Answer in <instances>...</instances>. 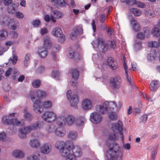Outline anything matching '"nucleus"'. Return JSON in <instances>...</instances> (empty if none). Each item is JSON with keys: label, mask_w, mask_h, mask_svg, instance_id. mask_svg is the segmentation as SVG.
I'll use <instances>...</instances> for the list:
<instances>
[{"label": "nucleus", "mask_w": 160, "mask_h": 160, "mask_svg": "<svg viewBox=\"0 0 160 160\" xmlns=\"http://www.w3.org/2000/svg\"><path fill=\"white\" fill-rule=\"evenodd\" d=\"M123 150L118 144L113 143L109 146V150L106 154V160H122Z\"/></svg>", "instance_id": "f257e3e1"}, {"label": "nucleus", "mask_w": 160, "mask_h": 160, "mask_svg": "<svg viewBox=\"0 0 160 160\" xmlns=\"http://www.w3.org/2000/svg\"><path fill=\"white\" fill-rule=\"evenodd\" d=\"M43 125V122L38 121L28 126L20 128L18 130V136L21 138L25 139L27 137V134L29 133L31 131L40 128Z\"/></svg>", "instance_id": "f03ea898"}, {"label": "nucleus", "mask_w": 160, "mask_h": 160, "mask_svg": "<svg viewBox=\"0 0 160 160\" xmlns=\"http://www.w3.org/2000/svg\"><path fill=\"white\" fill-rule=\"evenodd\" d=\"M72 142L69 141L65 142L58 140L55 143V147L56 149L59 150L61 155L65 159L69 148L72 147Z\"/></svg>", "instance_id": "7ed1b4c3"}, {"label": "nucleus", "mask_w": 160, "mask_h": 160, "mask_svg": "<svg viewBox=\"0 0 160 160\" xmlns=\"http://www.w3.org/2000/svg\"><path fill=\"white\" fill-rule=\"evenodd\" d=\"M75 121V118L73 115L64 112L58 117L57 124L59 126H63L66 124L71 126Z\"/></svg>", "instance_id": "20e7f679"}, {"label": "nucleus", "mask_w": 160, "mask_h": 160, "mask_svg": "<svg viewBox=\"0 0 160 160\" xmlns=\"http://www.w3.org/2000/svg\"><path fill=\"white\" fill-rule=\"evenodd\" d=\"M16 113H10L8 116H4L2 119V122L6 125H16L17 126H24V120L23 119L18 120L17 118H13L12 117L14 116Z\"/></svg>", "instance_id": "39448f33"}, {"label": "nucleus", "mask_w": 160, "mask_h": 160, "mask_svg": "<svg viewBox=\"0 0 160 160\" xmlns=\"http://www.w3.org/2000/svg\"><path fill=\"white\" fill-rule=\"evenodd\" d=\"M72 147L69 148L65 158V160H76L77 157H80L82 155L81 148L78 146H74L72 142Z\"/></svg>", "instance_id": "423d86ee"}, {"label": "nucleus", "mask_w": 160, "mask_h": 160, "mask_svg": "<svg viewBox=\"0 0 160 160\" xmlns=\"http://www.w3.org/2000/svg\"><path fill=\"white\" fill-rule=\"evenodd\" d=\"M92 45L94 48H98L99 51L103 52H106L108 49L107 44L102 38H98L96 41L92 42Z\"/></svg>", "instance_id": "0eeeda50"}, {"label": "nucleus", "mask_w": 160, "mask_h": 160, "mask_svg": "<svg viewBox=\"0 0 160 160\" xmlns=\"http://www.w3.org/2000/svg\"><path fill=\"white\" fill-rule=\"evenodd\" d=\"M42 118L44 120L48 122H51L56 121L57 123L58 118L56 113L53 112L47 111L42 116Z\"/></svg>", "instance_id": "6e6552de"}, {"label": "nucleus", "mask_w": 160, "mask_h": 160, "mask_svg": "<svg viewBox=\"0 0 160 160\" xmlns=\"http://www.w3.org/2000/svg\"><path fill=\"white\" fill-rule=\"evenodd\" d=\"M30 97L33 103L34 111L37 113L40 114L42 111L40 110L41 102L40 100H35V96L32 93L30 94Z\"/></svg>", "instance_id": "1a4fd4ad"}, {"label": "nucleus", "mask_w": 160, "mask_h": 160, "mask_svg": "<svg viewBox=\"0 0 160 160\" xmlns=\"http://www.w3.org/2000/svg\"><path fill=\"white\" fill-rule=\"evenodd\" d=\"M62 30L58 27H55L52 30V34L54 36L59 37V42H63L65 40V36L62 34Z\"/></svg>", "instance_id": "9d476101"}, {"label": "nucleus", "mask_w": 160, "mask_h": 160, "mask_svg": "<svg viewBox=\"0 0 160 160\" xmlns=\"http://www.w3.org/2000/svg\"><path fill=\"white\" fill-rule=\"evenodd\" d=\"M90 120L94 124H97L100 123L102 120V116L98 112H94L90 114Z\"/></svg>", "instance_id": "9b49d317"}, {"label": "nucleus", "mask_w": 160, "mask_h": 160, "mask_svg": "<svg viewBox=\"0 0 160 160\" xmlns=\"http://www.w3.org/2000/svg\"><path fill=\"white\" fill-rule=\"evenodd\" d=\"M112 128L113 131L118 130L121 136V138L122 141H123L124 137L123 135V131L122 125L121 122L119 121L118 123H113L112 124Z\"/></svg>", "instance_id": "f8f14e48"}, {"label": "nucleus", "mask_w": 160, "mask_h": 160, "mask_svg": "<svg viewBox=\"0 0 160 160\" xmlns=\"http://www.w3.org/2000/svg\"><path fill=\"white\" fill-rule=\"evenodd\" d=\"M82 107L84 110H90L92 107V102L88 98H85L82 102Z\"/></svg>", "instance_id": "ddd939ff"}, {"label": "nucleus", "mask_w": 160, "mask_h": 160, "mask_svg": "<svg viewBox=\"0 0 160 160\" xmlns=\"http://www.w3.org/2000/svg\"><path fill=\"white\" fill-rule=\"evenodd\" d=\"M121 79L118 76H115L111 81V84L113 88H118L121 86Z\"/></svg>", "instance_id": "4468645a"}, {"label": "nucleus", "mask_w": 160, "mask_h": 160, "mask_svg": "<svg viewBox=\"0 0 160 160\" xmlns=\"http://www.w3.org/2000/svg\"><path fill=\"white\" fill-rule=\"evenodd\" d=\"M41 152L43 154H47L50 153L52 150V147L49 143H44L41 147Z\"/></svg>", "instance_id": "2eb2a0df"}, {"label": "nucleus", "mask_w": 160, "mask_h": 160, "mask_svg": "<svg viewBox=\"0 0 160 160\" xmlns=\"http://www.w3.org/2000/svg\"><path fill=\"white\" fill-rule=\"evenodd\" d=\"M83 32L82 27L81 25L75 27L73 30L70 34V38L72 39H74L78 34H81Z\"/></svg>", "instance_id": "dca6fc26"}, {"label": "nucleus", "mask_w": 160, "mask_h": 160, "mask_svg": "<svg viewBox=\"0 0 160 160\" xmlns=\"http://www.w3.org/2000/svg\"><path fill=\"white\" fill-rule=\"evenodd\" d=\"M95 109L97 112L102 114H106L108 112V107L104 105V102L102 104L96 106Z\"/></svg>", "instance_id": "f3484780"}, {"label": "nucleus", "mask_w": 160, "mask_h": 160, "mask_svg": "<svg viewBox=\"0 0 160 160\" xmlns=\"http://www.w3.org/2000/svg\"><path fill=\"white\" fill-rule=\"evenodd\" d=\"M130 23L132 29L134 31H139L140 30V26L138 21L133 18L130 19Z\"/></svg>", "instance_id": "a211bd4d"}, {"label": "nucleus", "mask_w": 160, "mask_h": 160, "mask_svg": "<svg viewBox=\"0 0 160 160\" xmlns=\"http://www.w3.org/2000/svg\"><path fill=\"white\" fill-rule=\"evenodd\" d=\"M12 156L17 158H23L25 156L24 153L19 149H15L12 151Z\"/></svg>", "instance_id": "6ab92c4d"}, {"label": "nucleus", "mask_w": 160, "mask_h": 160, "mask_svg": "<svg viewBox=\"0 0 160 160\" xmlns=\"http://www.w3.org/2000/svg\"><path fill=\"white\" fill-rule=\"evenodd\" d=\"M54 132L55 135L59 137H64L66 133L65 130L64 128L60 126L57 127L55 130Z\"/></svg>", "instance_id": "aec40b11"}, {"label": "nucleus", "mask_w": 160, "mask_h": 160, "mask_svg": "<svg viewBox=\"0 0 160 160\" xmlns=\"http://www.w3.org/2000/svg\"><path fill=\"white\" fill-rule=\"evenodd\" d=\"M29 144L31 147L34 149L37 148L40 146V142L36 138L31 139L29 141Z\"/></svg>", "instance_id": "412c9836"}, {"label": "nucleus", "mask_w": 160, "mask_h": 160, "mask_svg": "<svg viewBox=\"0 0 160 160\" xmlns=\"http://www.w3.org/2000/svg\"><path fill=\"white\" fill-rule=\"evenodd\" d=\"M71 105L75 108H77V104L79 102V98L77 95H74L69 99Z\"/></svg>", "instance_id": "4be33fe9"}, {"label": "nucleus", "mask_w": 160, "mask_h": 160, "mask_svg": "<svg viewBox=\"0 0 160 160\" xmlns=\"http://www.w3.org/2000/svg\"><path fill=\"white\" fill-rule=\"evenodd\" d=\"M62 14L61 12L58 11H55L53 12V15L51 14L50 15L51 20L53 22H56V20L55 18L58 19L62 17Z\"/></svg>", "instance_id": "5701e85b"}, {"label": "nucleus", "mask_w": 160, "mask_h": 160, "mask_svg": "<svg viewBox=\"0 0 160 160\" xmlns=\"http://www.w3.org/2000/svg\"><path fill=\"white\" fill-rule=\"evenodd\" d=\"M52 46V42L48 38H43V43L42 47L48 49L50 48Z\"/></svg>", "instance_id": "b1692460"}, {"label": "nucleus", "mask_w": 160, "mask_h": 160, "mask_svg": "<svg viewBox=\"0 0 160 160\" xmlns=\"http://www.w3.org/2000/svg\"><path fill=\"white\" fill-rule=\"evenodd\" d=\"M107 62L109 66L112 69L115 70L117 68V63L114 59L110 57L108 58Z\"/></svg>", "instance_id": "393cba45"}, {"label": "nucleus", "mask_w": 160, "mask_h": 160, "mask_svg": "<svg viewBox=\"0 0 160 160\" xmlns=\"http://www.w3.org/2000/svg\"><path fill=\"white\" fill-rule=\"evenodd\" d=\"M104 105L108 107V111L113 110L115 108L117 107L116 103L113 101H106L104 102Z\"/></svg>", "instance_id": "a878e982"}, {"label": "nucleus", "mask_w": 160, "mask_h": 160, "mask_svg": "<svg viewBox=\"0 0 160 160\" xmlns=\"http://www.w3.org/2000/svg\"><path fill=\"white\" fill-rule=\"evenodd\" d=\"M26 160H40V155L37 153L30 154L26 157Z\"/></svg>", "instance_id": "bb28decb"}, {"label": "nucleus", "mask_w": 160, "mask_h": 160, "mask_svg": "<svg viewBox=\"0 0 160 160\" xmlns=\"http://www.w3.org/2000/svg\"><path fill=\"white\" fill-rule=\"evenodd\" d=\"M144 13L146 16L151 18L155 17L156 15L154 10L152 9H146Z\"/></svg>", "instance_id": "cd10ccee"}, {"label": "nucleus", "mask_w": 160, "mask_h": 160, "mask_svg": "<svg viewBox=\"0 0 160 160\" xmlns=\"http://www.w3.org/2000/svg\"><path fill=\"white\" fill-rule=\"evenodd\" d=\"M47 50L42 47L40 48L38 50V54L42 58H45L47 55Z\"/></svg>", "instance_id": "c85d7f7f"}, {"label": "nucleus", "mask_w": 160, "mask_h": 160, "mask_svg": "<svg viewBox=\"0 0 160 160\" xmlns=\"http://www.w3.org/2000/svg\"><path fill=\"white\" fill-rule=\"evenodd\" d=\"M158 81L157 80H154L152 81L149 86L150 90L152 91H155L158 88Z\"/></svg>", "instance_id": "c756f323"}, {"label": "nucleus", "mask_w": 160, "mask_h": 160, "mask_svg": "<svg viewBox=\"0 0 160 160\" xmlns=\"http://www.w3.org/2000/svg\"><path fill=\"white\" fill-rule=\"evenodd\" d=\"M130 12L132 13L135 16H140L141 14V11L136 8H132L130 9Z\"/></svg>", "instance_id": "7c9ffc66"}, {"label": "nucleus", "mask_w": 160, "mask_h": 160, "mask_svg": "<svg viewBox=\"0 0 160 160\" xmlns=\"http://www.w3.org/2000/svg\"><path fill=\"white\" fill-rule=\"evenodd\" d=\"M23 112L24 113V117L26 119L28 120H31L33 118L32 115L28 112L27 108H25Z\"/></svg>", "instance_id": "2f4dec72"}, {"label": "nucleus", "mask_w": 160, "mask_h": 160, "mask_svg": "<svg viewBox=\"0 0 160 160\" xmlns=\"http://www.w3.org/2000/svg\"><path fill=\"white\" fill-rule=\"evenodd\" d=\"M151 33L154 36L159 37L160 36V29L157 27L153 28Z\"/></svg>", "instance_id": "473e14b6"}, {"label": "nucleus", "mask_w": 160, "mask_h": 160, "mask_svg": "<svg viewBox=\"0 0 160 160\" xmlns=\"http://www.w3.org/2000/svg\"><path fill=\"white\" fill-rule=\"evenodd\" d=\"M37 97L38 98H44L46 95V92L43 90H38L36 92Z\"/></svg>", "instance_id": "72a5a7b5"}, {"label": "nucleus", "mask_w": 160, "mask_h": 160, "mask_svg": "<svg viewBox=\"0 0 160 160\" xmlns=\"http://www.w3.org/2000/svg\"><path fill=\"white\" fill-rule=\"evenodd\" d=\"M149 47L154 48H158L160 47V43L157 41H152L148 42Z\"/></svg>", "instance_id": "f704fd0d"}, {"label": "nucleus", "mask_w": 160, "mask_h": 160, "mask_svg": "<svg viewBox=\"0 0 160 160\" xmlns=\"http://www.w3.org/2000/svg\"><path fill=\"white\" fill-rule=\"evenodd\" d=\"M31 58V54L30 53H27L25 57L24 60V64L25 66H27L28 65L30 62Z\"/></svg>", "instance_id": "c9c22d12"}, {"label": "nucleus", "mask_w": 160, "mask_h": 160, "mask_svg": "<svg viewBox=\"0 0 160 160\" xmlns=\"http://www.w3.org/2000/svg\"><path fill=\"white\" fill-rule=\"evenodd\" d=\"M77 136V133L75 132L70 131L69 132L68 137L70 139L73 140L76 138Z\"/></svg>", "instance_id": "e433bc0d"}, {"label": "nucleus", "mask_w": 160, "mask_h": 160, "mask_svg": "<svg viewBox=\"0 0 160 160\" xmlns=\"http://www.w3.org/2000/svg\"><path fill=\"white\" fill-rule=\"evenodd\" d=\"M42 105L43 107L45 108H49L52 107V103L50 101H45L43 102Z\"/></svg>", "instance_id": "4c0bfd02"}, {"label": "nucleus", "mask_w": 160, "mask_h": 160, "mask_svg": "<svg viewBox=\"0 0 160 160\" xmlns=\"http://www.w3.org/2000/svg\"><path fill=\"white\" fill-rule=\"evenodd\" d=\"M7 35V32L6 30L2 29L0 31V39L1 40H4L6 39Z\"/></svg>", "instance_id": "58836bf2"}, {"label": "nucleus", "mask_w": 160, "mask_h": 160, "mask_svg": "<svg viewBox=\"0 0 160 160\" xmlns=\"http://www.w3.org/2000/svg\"><path fill=\"white\" fill-rule=\"evenodd\" d=\"M85 118L82 117H79L76 119V124L78 126L82 125L84 122Z\"/></svg>", "instance_id": "ea45409f"}, {"label": "nucleus", "mask_w": 160, "mask_h": 160, "mask_svg": "<svg viewBox=\"0 0 160 160\" xmlns=\"http://www.w3.org/2000/svg\"><path fill=\"white\" fill-rule=\"evenodd\" d=\"M158 151V147L156 146L151 153V160H155Z\"/></svg>", "instance_id": "a19ab883"}, {"label": "nucleus", "mask_w": 160, "mask_h": 160, "mask_svg": "<svg viewBox=\"0 0 160 160\" xmlns=\"http://www.w3.org/2000/svg\"><path fill=\"white\" fill-rule=\"evenodd\" d=\"M41 84V81L40 80H35L32 83L33 87L35 88H38L40 87Z\"/></svg>", "instance_id": "79ce46f5"}, {"label": "nucleus", "mask_w": 160, "mask_h": 160, "mask_svg": "<svg viewBox=\"0 0 160 160\" xmlns=\"http://www.w3.org/2000/svg\"><path fill=\"white\" fill-rule=\"evenodd\" d=\"M78 56V53L77 52H75L73 50H71L68 53V56L71 58L74 57L77 58Z\"/></svg>", "instance_id": "37998d69"}, {"label": "nucleus", "mask_w": 160, "mask_h": 160, "mask_svg": "<svg viewBox=\"0 0 160 160\" xmlns=\"http://www.w3.org/2000/svg\"><path fill=\"white\" fill-rule=\"evenodd\" d=\"M143 30L144 33V34L146 37H149L151 33L150 28L147 27H145L143 28Z\"/></svg>", "instance_id": "c03bdc74"}, {"label": "nucleus", "mask_w": 160, "mask_h": 160, "mask_svg": "<svg viewBox=\"0 0 160 160\" xmlns=\"http://www.w3.org/2000/svg\"><path fill=\"white\" fill-rule=\"evenodd\" d=\"M79 76V73L78 71L76 70H73L72 72V78L75 79H77Z\"/></svg>", "instance_id": "a18cd8bd"}, {"label": "nucleus", "mask_w": 160, "mask_h": 160, "mask_svg": "<svg viewBox=\"0 0 160 160\" xmlns=\"http://www.w3.org/2000/svg\"><path fill=\"white\" fill-rule=\"evenodd\" d=\"M54 126L53 125H48L46 128V130L48 133H52L53 132Z\"/></svg>", "instance_id": "49530a36"}, {"label": "nucleus", "mask_w": 160, "mask_h": 160, "mask_svg": "<svg viewBox=\"0 0 160 160\" xmlns=\"http://www.w3.org/2000/svg\"><path fill=\"white\" fill-rule=\"evenodd\" d=\"M116 136L115 132L109 134L108 136V139L111 141H114L116 139Z\"/></svg>", "instance_id": "de8ad7c7"}, {"label": "nucleus", "mask_w": 160, "mask_h": 160, "mask_svg": "<svg viewBox=\"0 0 160 160\" xmlns=\"http://www.w3.org/2000/svg\"><path fill=\"white\" fill-rule=\"evenodd\" d=\"M18 60V58L16 55H14L12 57H11L9 59V62H11L13 64H15Z\"/></svg>", "instance_id": "09e8293b"}, {"label": "nucleus", "mask_w": 160, "mask_h": 160, "mask_svg": "<svg viewBox=\"0 0 160 160\" xmlns=\"http://www.w3.org/2000/svg\"><path fill=\"white\" fill-rule=\"evenodd\" d=\"M16 5L15 4H12V6L8 7V11L9 12L11 13H14L15 11Z\"/></svg>", "instance_id": "8fccbe9b"}, {"label": "nucleus", "mask_w": 160, "mask_h": 160, "mask_svg": "<svg viewBox=\"0 0 160 160\" xmlns=\"http://www.w3.org/2000/svg\"><path fill=\"white\" fill-rule=\"evenodd\" d=\"M12 72L13 78L14 79L16 80L17 78V77L19 75V73L18 70L15 68H13Z\"/></svg>", "instance_id": "3c124183"}, {"label": "nucleus", "mask_w": 160, "mask_h": 160, "mask_svg": "<svg viewBox=\"0 0 160 160\" xmlns=\"http://www.w3.org/2000/svg\"><path fill=\"white\" fill-rule=\"evenodd\" d=\"M156 55L154 53H150L148 54L147 58L150 61H152L154 60Z\"/></svg>", "instance_id": "603ef678"}, {"label": "nucleus", "mask_w": 160, "mask_h": 160, "mask_svg": "<svg viewBox=\"0 0 160 160\" xmlns=\"http://www.w3.org/2000/svg\"><path fill=\"white\" fill-rule=\"evenodd\" d=\"M109 117L111 120H115L117 118V116L116 112H112L109 114Z\"/></svg>", "instance_id": "864d4df0"}, {"label": "nucleus", "mask_w": 160, "mask_h": 160, "mask_svg": "<svg viewBox=\"0 0 160 160\" xmlns=\"http://www.w3.org/2000/svg\"><path fill=\"white\" fill-rule=\"evenodd\" d=\"M52 76L54 78H58L59 76V72L58 70H53L52 74Z\"/></svg>", "instance_id": "5fc2aeb1"}, {"label": "nucleus", "mask_w": 160, "mask_h": 160, "mask_svg": "<svg viewBox=\"0 0 160 160\" xmlns=\"http://www.w3.org/2000/svg\"><path fill=\"white\" fill-rule=\"evenodd\" d=\"M57 3L62 7H65L67 5L64 0H57Z\"/></svg>", "instance_id": "6e6d98bb"}, {"label": "nucleus", "mask_w": 160, "mask_h": 160, "mask_svg": "<svg viewBox=\"0 0 160 160\" xmlns=\"http://www.w3.org/2000/svg\"><path fill=\"white\" fill-rule=\"evenodd\" d=\"M19 23L17 21H15L13 25H11V28L12 30H16L19 26Z\"/></svg>", "instance_id": "4d7b16f0"}, {"label": "nucleus", "mask_w": 160, "mask_h": 160, "mask_svg": "<svg viewBox=\"0 0 160 160\" xmlns=\"http://www.w3.org/2000/svg\"><path fill=\"white\" fill-rule=\"evenodd\" d=\"M48 31L47 29L46 28H41L40 31V33L42 35L46 34L48 33Z\"/></svg>", "instance_id": "13d9d810"}, {"label": "nucleus", "mask_w": 160, "mask_h": 160, "mask_svg": "<svg viewBox=\"0 0 160 160\" xmlns=\"http://www.w3.org/2000/svg\"><path fill=\"white\" fill-rule=\"evenodd\" d=\"M134 47L136 50H140L141 48V43L140 42L138 41L134 44Z\"/></svg>", "instance_id": "bf43d9fd"}, {"label": "nucleus", "mask_w": 160, "mask_h": 160, "mask_svg": "<svg viewBox=\"0 0 160 160\" xmlns=\"http://www.w3.org/2000/svg\"><path fill=\"white\" fill-rule=\"evenodd\" d=\"M32 24L33 26L37 27L40 24V20L38 19L34 20L32 22Z\"/></svg>", "instance_id": "052dcab7"}, {"label": "nucleus", "mask_w": 160, "mask_h": 160, "mask_svg": "<svg viewBox=\"0 0 160 160\" xmlns=\"http://www.w3.org/2000/svg\"><path fill=\"white\" fill-rule=\"evenodd\" d=\"M135 5H136L137 6V7H139L140 8H144L145 6V4L144 3L142 2H138L136 1Z\"/></svg>", "instance_id": "680f3d73"}, {"label": "nucleus", "mask_w": 160, "mask_h": 160, "mask_svg": "<svg viewBox=\"0 0 160 160\" xmlns=\"http://www.w3.org/2000/svg\"><path fill=\"white\" fill-rule=\"evenodd\" d=\"M148 118V115L147 114L143 115L141 118V122L145 123L146 122Z\"/></svg>", "instance_id": "e2e57ef3"}, {"label": "nucleus", "mask_w": 160, "mask_h": 160, "mask_svg": "<svg viewBox=\"0 0 160 160\" xmlns=\"http://www.w3.org/2000/svg\"><path fill=\"white\" fill-rule=\"evenodd\" d=\"M137 37V38H139L140 39H143L145 37H146L145 36V35L143 34V33L141 32H140L138 33Z\"/></svg>", "instance_id": "0e129e2a"}, {"label": "nucleus", "mask_w": 160, "mask_h": 160, "mask_svg": "<svg viewBox=\"0 0 160 160\" xmlns=\"http://www.w3.org/2000/svg\"><path fill=\"white\" fill-rule=\"evenodd\" d=\"M13 69L11 68H9L6 71L5 73V75L6 77H8L10 75V74L12 73Z\"/></svg>", "instance_id": "69168bd1"}, {"label": "nucleus", "mask_w": 160, "mask_h": 160, "mask_svg": "<svg viewBox=\"0 0 160 160\" xmlns=\"http://www.w3.org/2000/svg\"><path fill=\"white\" fill-rule=\"evenodd\" d=\"M109 45L110 47L113 49H114L116 47V45L114 41L113 40L110 42Z\"/></svg>", "instance_id": "338daca9"}, {"label": "nucleus", "mask_w": 160, "mask_h": 160, "mask_svg": "<svg viewBox=\"0 0 160 160\" xmlns=\"http://www.w3.org/2000/svg\"><path fill=\"white\" fill-rule=\"evenodd\" d=\"M10 34L11 37L14 38H17L18 36V33L15 31H12L10 32Z\"/></svg>", "instance_id": "774afa93"}]
</instances>
